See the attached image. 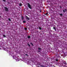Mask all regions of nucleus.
Wrapping results in <instances>:
<instances>
[{
    "label": "nucleus",
    "instance_id": "2eb2a0df",
    "mask_svg": "<svg viewBox=\"0 0 67 67\" xmlns=\"http://www.w3.org/2000/svg\"><path fill=\"white\" fill-rule=\"evenodd\" d=\"M56 61H57V62H58V59H57L56 60Z\"/></svg>",
    "mask_w": 67,
    "mask_h": 67
},
{
    "label": "nucleus",
    "instance_id": "f257e3e1",
    "mask_svg": "<svg viewBox=\"0 0 67 67\" xmlns=\"http://www.w3.org/2000/svg\"><path fill=\"white\" fill-rule=\"evenodd\" d=\"M13 58L15 59L16 60L17 62H18V61L20 60V59H19L18 58H17V57H16L15 55H14L13 57Z\"/></svg>",
    "mask_w": 67,
    "mask_h": 67
},
{
    "label": "nucleus",
    "instance_id": "412c9836",
    "mask_svg": "<svg viewBox=\"0 0 67 67\" xmlns=\"http://www.w3.org/2000/svg\"><path fill=\"white\" fill-rule=\"evenodd\" d=\"M63 12H65V10H63Z\"/></svg>",
    "mask_w": 67,
    "mask_h": 67
},
{
    "label": "nucleus",
    "instance_id": "0eeeda50",
    "mask_svg": "<svg viewBox=\"0 0 67 67\" xmlns=\"http://www.w3.org/2000/svg\"><path fill=\"white\" fill-rule=\"evenodd\" d=\"M41 48H38V49L39 50H41Z\"/></svg>",
    "mask_w": 67,
    "mask_h": 67
},
{
    "label": "nucleus",
    "instance_id": "7ed1b4c3",
    "mask_svg": "<svg viewBox=\"0 0 67 67\" xmlns=\"http://www.w3.org/2000/svg\"><path fill=\"white\" fill-rule=\"evenodd\" d=\"M4 8L5 10V11H9V10H8V9L7 8L5 7Z\"/></svg>",
    "mask_w": 67,
    "mask_h": 67
},
{
    "label": "nucleus",
    "instance_id": "a211bd4d",
    "mask_svg": "<svg viewBox=\"0 0 67 67\" xmlns=\"http://www.w3.org/2000/svg\"><path fill=\"white\" fill-rule=\"evenodd\" d=\"M3 1H4V2H5V0H3Z\"/></svg>",
    "mask_w": 67,
    "mask_h": 67
},
{
    "label": "nucleus",
    "instance_id": "1a4fd4ad",
    "mask_svg": "<svg viewBox=\"0 0 67 67\" xmlns=\"http://www.w3.org/2000/svg\"><path fill=\"white\" fill-rule=\"evenodd\" d=\"M19 5H20V6H21L22 5V4L20 3L19 4Z\"/></svg>",
    "mask_w": 67,
    "mask_h": 67
},
{
    "label": "nucleus",
    "instance_id": "aec40b11",
    "mask_svg": "<svg viewBox=\"0 0 67 67\" xmlns=\"http://www.w3.org/2000/svg\"><path fill=\"white\" fill-rule=\"evenodd\" d=\"M48 13H46V14H45V15H47V14Z\"/></svg>",
    "mask_w": 67,
    "mask_h": 67
},
{
    "label": "nucleus",
    "instance_id": "9d476101",
    "mask_svg": "<svg viewBox=\"0 0 67 67\" xmlns=\"http://www.w3.org/2000/svg\"><path fill=\"white\" fill-rule=\"evenodd\" d=\"M60 15H61V16H63V14H60Z\"/></svg>",
    "mask_w": 67,
    "mask_h": 67
},
{
    "label": "nucleus",
    "instance_id": "b1692460",
    "mask_svg": "<svg viewBox=\"0 0 67 67\" xmlns=\"http://www.w3.org/2000/svg\"><path fill=\"white\" fill-rule=\"evenodd\" d=\"M0 18H1V16H0Z\"/></svg>",
    "mask_w": 67,
    "mask_h": 67
},
{
    "label": "nucleus",
    "instance_id": "ddd939ff",
    "mask_svg": "<svg viewBox=\"0 0 67 67\" xmlns=\"http://www.w3.org/2000/svg\"><path fill=\"white\" fill-rule=\"evenodd\" d=\"M8 20H9V21H11V19H9Z\"/></svg>",
    "mask_w": 67,
    "mask_h": 67
},
{
    "label": "nucleus",
    "instance_id": "4be33fe9",
    "mask_svg": "<svg viewBox=\"0 0 67 67\" xmlns=\"http://www.w3.org/2000/svg\"><path fill=\"white\" fill-rule=\"evenodd\" d=\"M31 44L32 45H33V44H32V43H31Z\"/></svg>",
    "mask_w": 67,
    "mask_h": 67
},
{
    "label": "nucleus",
    "instance_id": "a878e982",
    "mask_svg": "<svg viewBox=\"0 0 67 67\" xmlns=\"http://www.w3.org/2000/svg\"><path fill=\"white\" fill-rule=\"evenodd\" d=\"M22 18H23V17H22Z\"/></svg>",
    "mask_w": 67,
    "mask_h": 67
},
{
    "label": "nucleus",
    "instance_id": "5701e85b",
    "mask_svg": "<svg viewBox=\"0 0 67 67\" xmlns=\"http://www.w3.org/2000/svg\"><path fill=\"white\" fill-rule=\"evenodd\" d=\"M26 56H27V54H26Z\"/></svg>",
    "mask_w": 67,
    "mask_h": 67
},
{
    "label": "nucleus",
    "instance_id": "dca6fc26",
    "mask_svg": "<svg viewBox=\"0 0 67 67\" xmlns=\"http://www.w3.org/2000/svg\"><path fill=\"white\" fill-rule=\"evenodd\" d=\"M53 29H54V30H56V29L55 28V27H53Z\"/></svg>",
    "mask_w": 67,
    "mask_h": 67
},
{
    "label": "nucleus",
    "instance_id": "f3484780",
    "mask_svg": "<svg viewBox=\"0 0 67 67\" xmlns=\"http://www.w3.org/2000/svg\"><path fill=\"white\" fill-rule=\"evenodd\" d=\"M28 45L29 46H30V45L29 44H28Z\"/></svg>",
    "mask_w": 67,
    "mask_h": 67
},
{
    "label": "nucleus",
    "instance_id": "9b49d317",
    "mask_svg": "<svg viewBox=\"0 0 67 67\" xmlns=\"http://www.w3.org/2000/svg\"><path fill=\"white\" fill-rule=\"evenodd\" d=\"M3 36L4 37H5V35H3Z\"/></svg>",
    "mask_w": 67,
    "mask_h": 67
},
{
    "label": "nucleus",
    "instance_id": "6e6552de",
    "mask_svg": "<svg viewBox=\"0 0 67 67\" xmlns=\"http://www.w3.org/2000/svg\"><path fill=\"white\" fill-rule=\"evenodd\" d=\"M28 38H30V36H28Z\"/></svg>",
    "mask_w": 67,
    "mask_h": 67
},
{
    "label": "nucleus",
    "instance_id": "6ab92c4d",
    "mask_svg": "<svg viewBox=\"0 0 67 67\" xmlns=\"http://www.w3.org/2000/svg\"><path fill=\"white\" fill-rule=\"evenodd\" d=\"M25 30H27V28H25Z\"/></svg>",
    "mask_w": 67,
    "mask_h": 67
},
{
    "label": "nucleus",
    "instance_id": "f03ea898",
    "mask_svg": "<svg viewBox=\"0 0 67 67\" xmlns=\"http://www.w3.org/2000/svg\"><path fill=\"white\" fill-rule=\"evenodd\" d=\"M28 7L30 9H31L32 8H31V5L29 4V3H28V5H27Z\"/></svg>",
    "mask_w": 67,
    "mask_h": 67
},
{
    "label": "nucleus",
    "instance_id": "f8f14e48",
    "mask_svg": "<svg viewBox=\"0 0 67 67\" xmlns=\"http://www.w3.org/2000/svg\"><path fill=\"white\" fill-rule=\"evenodd\" d=\"M39 29L40 30H41L42 29V28L41 27H39Z\"/></svg>",
    "mask_w": 67,
    "mask_h": 67
},
{
    "label": "nucleus",
    "instance_id": "4468645a",
    "mask_svg": "<svg viewBox=\"0 0 67 67\" xmlns=\"http://www.w3.org/2000/svg\"><path fill=\"white\" fill-rule=\"evenodd\" d=\"M23 23H25V21H23Z\"/></svg>",
    "mask_w": 67,
    "mask_h": 67
},
{
    "label": "nucleus",
    "instance_id": "39448f33",
    "mask_svg": "<svg viewBox=\"0 0 67 67\" xmlns=\"http://www.w3.org/2000/svg\"><path fill=\"white\" fill-rule=\"evenodd\" d=\"M9 53L10 54V55H13V53H12L11 52H9Z\"/></svg>",
    "mask_w": 67,
    "mask_h": 67
},
{
    "label": "nucleus",
    "instance_id": "393cba45",
    "mask_svg": "<svg viewBox=\"0 0 67 67\" xmlns=\"http://www.w3.org/2000/svg\"><path fill=\"white\" fill-rule=\"evenodd\" d=\"M60 8H62V7H60Z\"/></svg>",
    "mask_w": 67,
    "mask_h": 67
},
{
    "label": "nucleus",
    "instance_id": "20e7f679",
    "mask_svg": "<svg viewBox=\"0 0 67 67\" xmlns=\"http://www.w3.org/2000/svg\"><path fill=\"white\" fill-rule=\"evenodd\" d=\"M63 66L64 67H67V64H63Z\"/></svg>",
    "mask_w": 67,
    "mask_h": 67
},
{
    "label": "nucleus",
    "instance_id": "423d86ee",
    "mask_svg": "<svg viewBox=\"0 0 67 67\" xmlns=\"http://www.w3.org/2000/svg\"><path fill=\"white\" fill-rule=\"evenodd\" d=\"M26 18L28 20H29V17H27V16H26Z\"/></svg>",
    "mask_w": 67,
    "mask_h": 67
}]
</instances>
